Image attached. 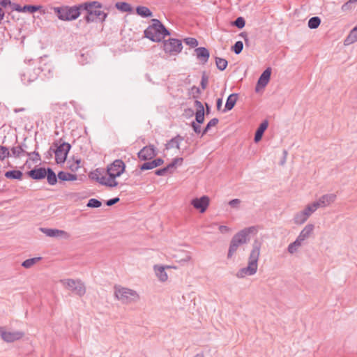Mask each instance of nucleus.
<instances>
[{
  "mask_svg": "<svg viewBox=\"0 0 357 357\" xmlns=\"http://www.w3.org/2000/svg\"><path fill=\"white\" fill-rule=\"evenodd\" d=\"M260 250L261 243L257 240L255 241L248 258V264L246 267L241 268L237 272V278H243L247 275H253L257 273Z\"/></svg>",
  "mask_w": 357,
  "mask_h": 357,
  "instance_id": "f257e3e1",
  "label": "nucleus"
},
{
  "mask_svg": "<svg viewBox=\"0 0 357 357\" xmlns=\"http://www.w3.org/2000/svg\"><path fill=\"white\" fill-rule=\"evenodd\" d=\"M80 7L82 8V10L86 12L84 20L87 23L95 22L97 20L102 22L107 17V13L99 10L102 8V4L98 1L84 2L80 3Z\"/></svg>",
  "mask_w": 357,
  "mask_h": 357,
  "instance_id": "f03ea898",
  "label": "nucleus"
},
{
  "mask_svg": "<svg viewBox=\"0 0 357 357\" xmlns=\"http://www.w3.org/2000/svg\"><path fill=\"white\" fill-rule=\"evenodd\" d=\"M152 24L144 30V36L153 42H160L162 38L170 35L169 30L157 20L153 19Z\"/></svg>",
  "mask_w": 357,
  "mask_h": 357,
  "instance_id": "7ed1b4c3",
  "label": "nucleus"
},
{
  "mask_svg": "<svg viewBox=\"0 0 357 357\" xmlns=\"http://www.w3.org/2000/svg\"><path fill=\"white\" fill-rule=\"evenodd\" d=\"M126 165L122 160L116 159L113 162L109 164L106 169L107 174L108 175V181L109 188H114L119 185L116 181L117 177H119L125 171Z\"/></svg>",
  "mask_w": 357,
  "mask_h": 357,
  "instance_id": "20e7f679",
  "label": "nucleus"
},
{
  "mask_svg": "<svg viewBox=\"0 0 357 357\" xmlns=\"http://www.w3.org/2000/svg\"><path fill=\"white\" fill-rule=\"evenodd\" d=\"M252 227L245 228L236 233L232 237L228 250V258L231 257L241 245L245 244L249 241V234L252 232Z\"/></svg>",
  "mask_w": 357,
  "mask_h": 357,
  "instance_id": "39448f33",
  "label": "nucleus"
},
{
  "mask_svg": "<svg viewBox=\"0 0 357 357\" xmlns=\"http://www.w3.org/2000/svg\"><path fill=\"white\" fill-rule=\"evenodd\" d=\"M54 10L59 20L71 21L76 20L80 15L82 8L79 4L71 7H56Z\"/></svg>",
  "mask_w": 357,
  "mask_h": 357,
  "instance_id": "423d86ee",
  "label": "nucleus"
},
{
  "mask_svg": "<svg viewBox=\"0 0 357 357\" xmlns=\"http://www.w3.org/2000/svg\"><path fill=\"white\" fill-rule=\"evenodd\" d=\"M114 295L123 303L135 302L139 298V296L135 291L125 287H115Z\"/></svg>",
  "mask_w": 357,
  "mask_h": 357,
  "instance_id": "0eeeda50",
  "label": "nucleus"
},
{
  "mask_svg": "<svg viewBox=\"0 0 357 357\" xmlns=\"http://www.w3.org/2000/svg\"><path fill=\"white\" fill-rule=\"evenodd\" d=\"M60 282L65 288L79 296H82L86 293L85 285L80 280L63 279Z\"/></svg>",
  "mask_w": 357,
  "mask_h": 357,
  "instance_id": "6e6552de",
  "label": "nucleus"
},
{
  "mask_svg": "<svg viewBox=\"0 0 357 357\" xmlns=\"http://www.w3.org/2000/svg\"><path fill=\"white\" fill-rule=\"evenodd\" d=\"M183 45L181 40L169 38L163 41L164 51L171 55H176L181 52Z\"/></svg>",
  "mask_w": 357,
  "mask_h": 357,
  "instance_id": "1a4fd4ad",
  "label": "nucleus"
},
{
  "mask_svg": "<svg viewBox=\"0 0 357 357\" xmlns=\"http://www.w3.org/2000/svg\"><path fill=\"white\" fill-rule=\"evenodd\" d=\"M70 148L71 146L69 143L63 142L59 146H57L55 151H54L55 153V160L58 164L65 162Z\"/></svg>",
  "mask_w": 357,
  "mask_h": 357,
  "instance_id": "9d476101",
  "label": "nucleus"
},
{
  "mask_svg": "<svg viewBox=\"0 0 357 357\" xmlns=\"http://www.w3.org/2000/svg\"><path fill=\"white\" fill-rule=\"evenodd\" d=\"M40 73L41 70L40 68L33 69L27 68L26 72L21 74V81L24 85L27 86L36 80Z\"/></svg>",
  "mask_w": 357,
  "mask_h": 357,
  "instance_id": "9b49d317",
  "label": "nucleus"
},
{
  "mask_svg": "<svg viewBox=\"0 0 357 357\" xmlns=\"http://www.w3.org/2000/svg\"><path fill=\"white\" fill-rule=\"evenodd\" d=\"M141 160L146 161L153 159L157 155L155 148L153 145H149L143 147L137 153Z\"/></svg>",
  "mask_w": 357,
  "mask_h": 357,
  "instance_id": "f8f14e48",
  "label": "nucleus"
},
{
  "mask_svg": "<svg viewBox=\"0 0 357 357\" xmlns=\"http://www.w3.org/2000/svg\"><path fill=\"white\" fill-rule=\"evenodd\" d=\"M26 137H25L23 142L17 146H13L10 149L12 157L15 158H20L22 155H27L29 153L27 149H29L28 145L26 143Z\"/></svg>",
  "mask_w": 357,
  "mask_h": 357,
  "instance_id": "ddd939ff",
  "label": "nucleus"
},
{
  "mask_svg": "<svg viewBox=\"0 0 357 357\" xmlns=\"http://www.w3.org/2000/svg\"><path fill=\"white\" fill-rule=\"evenodd\" d=\"M191 204L194 208L199 210L200 213H204L209 205V198L206 195L200 198H195L191 201Z\"/></svg>",
  "mask_w": 357,
  "mask_h": 357,
  "instance_id": "4468645a",
  "label": "nucleus"
},
{
  "mask_svg": "<svg viewBox=\"0 0 357 357\" xmlns=\"http://www.w3.org/2000/svg\"><path fill=\"white\" fill-rule=\"evenodd\" d=\"M105 172L103 169H96L94 172L90 174V177L98 182L100 184L109 187L107 177L105 176Z\"/></svg>",
  "mask_w": 357,
  "mask_h": 357,
  "instance_id": "2eb2a0df",
  "label": "nucleus"
},
{
  "mask_svg": "<svg viewBox=\"0 0 357 357\" xmlns=\"http://www.w3.org/2000/svg\"><path fill=\"white\" fill-rule=\"evenodd\" d=\"M336 199L335 194H326L321 196L317 202H314L318 208H324L333 203Z\"/></svg>",
  "mask_w": 357,
  "mask_h": 357,
  "instance_id": "dca6fc26",
  "label": "nucleus"
},
{
  "mask_svg": "<svg viewBox=\"0 0 357 357\" xmlns=\"http://www.w3.org/2000/svg\"><path fill=\"white\" fill-rule=\"evenodd\" d=\"M24 335V333L22 331L10 332L4 330L3 333H2V339L6 342H13L20 340Z\"/></svg>",
  "mask_w": 357,
  "mask_h": 357,
  "instance_id": "f3484780",
  "label": "nucleus"
},
{
  "mask_svg": "<svg viewBox=\"0 0 357 357\" xmlns=\"http://www.w3.org/2000/svg\"><path fill=\"white\" fill-rule=\"evenodd\" d=\"M195 105L196 107L195 123L202 124L204 121L205 111L204 105L199 100H195Z\"/></svg>",
  "mask_w": 357,
  "mask_h": 357,
  "instance_id": "a211bd4d",
  "label": "nucleus"
},
{
  "mask_svg": "<svg viewBox=\"0 0 357 357\" xmlns=\"http://www.w3.org/2000/svg\"><path fill=\"white\" fill-rule=\"evenodd\" d=\"M163 163H164V160L160 158H158L151 161H148V162H144L142 165H141L139 166V169L141 171L150 170V169H152L153 168L160 166Z\"/></svg>",
  "mask_w": 357,
  "mask_h": 357,
  "instance_id": "6ab92c4d",
  "label": "nucleus"
},
{
  "mask_svg": "<svg viewBox=\"0 0 357 357\" xmlns=\"http://www.w3.org/2000/svg\"><path fill=\"white\" fill-rule=\"evenodd\" d=\"M271 75V68H267L260 75L256 87V91H258V87H265L269 82Z\"/></svg>",
  "mask_w": 357,
  "mask_h": 357,
  "instance_id": "aec40b11",
  "label": "nucleus"
},
{
  "mask_svg": "<svg viewBox=\"0 0 357 357\" xmlns=\"http://www.w3.org/2000/svg\"><path fill=\"white\" fill-rule=\"evenodd\" d=\"M29 176L34 180H41L47 175V169L45 167L34 168L28 172Z\"/></svg>",
  "mask_w": 357,
  "mask_h": 357,
  "instance_id": "412c9836",
  "label": "nucleus"
},
{
  "mask_svg": "<svg viewBox=\"0 0 357 357\" xmlns=\"http://www.w3.org/2000/svg\"><path fill=\"white\" fill-rule=\"evenodd\" d=\"M197 59L202 61L203 63H206L210 56L209 51L204 47H197L195 50Z\"/></svg>",
  "mask_w": 357,
  "mask_h": 357,
  "instance_id": "4be33fe9",
  "label": "nucleus"
},
{
  "mask_svg": "<svg viewBox=\"0 0 357 357\" xmlns=\"http://www.w3.org/2000/svg\"><path fill=\"white\" fill-rule=\"evenodd\" d=\"M237 99H238L237 93L230 94L227 98L225 107L222 109V112L226 113V112L231 110L234 108V107L235 106Z\"/></svg>",
  "mask_w": 357,
  "mask_h": 357,
  "instance_id": "5701e85b",
  "label": "nucleus"
},
{
  "mask_svg": "<svg viewBox=\"0 0 357 357\" xmlns=\"http://www.w3.org/2000/svg\"><path fill=\"white\" fill-rule=\"evenodd\" d=\"M314 229V225L312 224L307 225L303 230L300 232L297 237V239L302 243L305 239H307Z\"/></svg>",
  "mask_w": 357,
  "mask_h": 357,
  "instance_id": "b1692460",
  "label": "nucleus"
},
{
  "mask_svg": "<svg viewBox=\"0 0 357 357\" xmlns=\"http://www.w3.org/2000/svg\"><path fill=\"white\" fill-rule=\"evenodd\" d=\"M268 126V123L266 120L261 123L255 134L254 140L255 142H258L261 139L263 134L264 131L267 129Z\"/></svg>",
  "mask_w": 357,
  "mask_h": 357,
  "instance_id": "393cba45",
  "label": "nucleus"
},
{
  "mask_svg": "<svg viewBox=\"0 0 357 357\" xmlns=\"http://www.w3.org/2000/svg\"><path fill=\"white\" fill-rule=\"evenodd\" d=\"M40 230L46 236L50 237H58L63 235H66V231L57 229L40 228Z\"/></svg>",
  "mask_w": 357,
  "mask_h": 357,
  "instance_id": "a878e982",
  "label": "nucleus"
},
{
  "mask_svg": "<svg viewBox=\"0 0 357 357\" xmlns=\"http://www.w3.org/2000/svg\"><path fill=\"white\" fill-rule=\"evenodd\" d=\"M357 41V25L349 32L344 40V45L347 46Z\"/></svg>",
  "mask_w": 357,
  "mask_h": 357,
  "instance_id": "bb28decb",
  "label": "nucleus"
},
{
  "mask_svg": "<svg viewBox=\"0 0 357 357\" xmlns=\"http://www.w3.org/2000/svg\"><path fill=\"white\" fill-rule=\"evenodd\" d=\"M183 140V137L179 135H177L176 137L172 138L167 143L165 144L166 149H170L174 147L179 149V144L181 141Z\"/></svg>",
  "mask_w": 357,
  "mask_h": 357,
  "instance_id": "cd10ccee",
  "label": "nucleus"
},
{
  "mask_svg": "<svg viewBox=\"0 0 357 357\" xmlns=\"http://www.w3.org/2000/svg\"><path fill=\"white\" fill-rule=\"evenodd\" d=\"M136 13L142 17H149L153 15L152 12L149 8L142 6H139L136 8Z\"/></svg>",
  "mask_w": 357,
  "mask_h": 357,
  "instance_id": "c85d7f7f",
  "label": "nucleus"
},
{
  "mask_svg": "<svg viewBox=\"0 0 357 357\" xmlns=\"http://www.w3.org/2000/svg\"><path fill=\"white\" fill-rule=\"evenodd\" d=\"M45 177H47V182L51 185H54L57 183L58 176L50 167L47 168V175Z\"/></svg>",
  "mask_w": 357,
  "mask_h": 357,
  "instance_id": "c756f323",
  "label": "nucleus"
},
{
  "mask_svg": "<svg viewBox=\"0 0 357 357\" xmlns=\"http://www.w3.org/2000/svg\"><path fill=\"white\" fill-rule=\"evenodd\" d=\"M58 178L61 181H75L77 179V175L73 174L69 172H66L61 171L58 173Z\"/></svg>",
  "mask_w": 357,
  "mask_h": 357,
  "instance_id": "7c9ffc66",
  "label": "nucleus"
},
{
  "mask_svg": "<svg viewBox=\"0 0 357 357\" xmlns=\"http://www.w3.org/2000/svg\"><path fill=\"white\" fill-rule=\"evenodd\" d=\"M154 270L157 277L162 282H165L167 280V274L165 271V268L163 266H155Z\"/></svg>",
  "mask_w": 357,
  "mask_h": 357,
  "instance_id": "2f4dec72",
  "label": "nucleus"
},
{
  "mask_svg": "<svg viewBox=\"0 0 357 357\" xmlns=\"http://www.w3.org/2000/svg\"><path fill=\"white\" fill-rule=\"evenodd\" d=\"M23 174L20 170H10L5 173V176L10 179L21 180Z\"/></svg>",
  "mask_w": 357,
  "mask_h": 357,
  "instance_id": "473e14b6",
  "label": "nucleus"
},
{
  "mask_svg": "<svg viewBox=\"0 0 357 357\" xmlns=\"http://www.w3.org/2000/svg\"><path fill=\"white\" fill-rule=\"evenodd\" d=\"M115 7L121 12L130 13L132 11V6L126 2H117L115 4Z\"/></svg>",
  "mask_w": 357,
  "mask_h": 357,
  "instance_id": "72a5a7b5",
  "label": "nucleus"
},
{
  "mask_svg": "<svg viewBox=\"0 0 357 357\" xmlns=\"http://www.w3.org/2000/svg\"><path fill=\"white\" fill-rule=\"evenodd\" d=\"M307 214L301 211L294 216V222L297 225H302L307 220Z\"/></svg>",
  "mask_w": 357,
  "mask_h": 357,
  "instance_id": "f704fd0d",
  "label": "nucleus"
},
{
  "mask_svg": "<svg viewBox=\"0 0 357 357\" xmlns=\"http://www.w3.org/2000/svg\"><path fill=\"white\" fill-rule=\"evenodd\" d=\"M41 259V257H33L26 259L22 264V266L25 268H30L34 264H36L38 261Z\"/></svg>",
  "mask_w": 357,
  "mask_h": 357,
  "instance_id": "c9c22d12",
  "label": "nucleus"
},
{
  "mask_svg": "<svg viewBox=\"0 0 357 357\" xmlns=\"http://www.w3.org/2000/svg\"><path fill=\"white\" fill-rule=\"evenodd\" d=\"M321 24V19L319 17H311L307 22V26L311 29H317Z\"/></svg>",
  "mask_w": 357,
  "mask_h": 357,
  "instance_id": "e433bc0d",
  "label": "nucleus"
},
{
  "mask_svg": "<svg viewBox=\"0 0 357 357\" xmlns=\"http://www.w3.org/2000/svg\"><path fill=\"white\" fill-rule=\"evenodd\" d=\"M215 59V64H216L218 69H219L221 71L226 69V68L228 65V62L226 59L220 58L218 56H216Z\"/></svg>",
  "mask_w": 357,
  "mask_h": 357,
  "instance_id": "4c0bfd02",
  "label": "nucleus"
},
{
  "mask_svg": "<svg viewBox=\"0 0 357 357\" xmlns=\"http://www.w3.org/2000/svg\"><path fill=\"white\" fill-rule=\"evenodd\" d=\"M38 148V144H36L35 150L33 152H29L27 153V156L29 157L30 160H31L34 162H37L40 160V155L39 153L37 151Z\"/></svg>",
  "mask_w": 357,
  "mask_h": 357,
  "instance_id": "58836bf2",
  "label": "nucleus"
},
{
  "mask_svg": "<svg viewBox=\"0 0 357 357\" xmlns=\"http://www.w3.org/2000/svg\"><path fill=\"white\" fill-rule=\"evenodd\" d=\"M9 157H12L11 151L8 147L0 145V160H3Z\"/></svg>",
  "mask_w": 357,
  "mask_h": 357,
  "instance_id": "ea45409f",
  "label": "nucleus"
},
{
  "mask_svg": "<svg viewBox=\"0 0 357 357\" xmlns=\"http://www.w3.org/2000/svg\"><path fill=\"white\" fill-rule=\"evenodd\" d=\"M302 245V243L296 238L293 243H290L288 246V252L290 254L295 253L298 248Z\"/></svg>",
  "mask_w": 357,
  "mask_h": 357,
  "instance_id": "a19ab883",
  "label": "nucleus"
},
{
  "mask_svg": "<svg viewBox=\"0 0 357 357\" xmlns=\"http://www.w3.org/2000/svg\"><path fill=\"white\" fill-rule=\"evenodd\" d=\"M42 8L41 6H36V5H25L22 7V12H29L30 13H33Z\"/></svg>",
  "mask_w": 357,
  "mask_h": 357,
  "instance_id": "79ce46f5",
  "label": "nucleus"
},
{
  "mask_svg": "<svg viewBox=\"0 0 357 357\" xmlns=\"http://www.w3.org/2000/svg\"><path fill=\"white\" fill-rule=\"evenodd\" d=\"M357 3V0H349L342 6V10L344 12L351 10L354 8V5Z\"/></svg>",
  "mask_w": 357,
  "mask_h": 357,
  "instance_id": "37998d69",
  "label": "nucleus"
},
{
  "mask_svg": "<svg viewBox=\"0 0 357 357\" xmlns=\"http://www.w3.org/2000/svg\"><path fill=\"white\" fill-rule=\"evenodd\" d=\"M182 162H183V158H175L166 167L168 169L169 172H171V169H172L175 168L177 165H181Z\"/></svg>",
  "mask_w": 357,
  "mask_h": 357,
  "instance_id": "c03bdc74",
  "label": "nucleus"
},
{
  "mask_svg": "<svg viewBox=\"0 0 357 357\" xmlns=\"http://www.w3.org/2000/svg\"><path fill=\"white\" fill-rule=\"evenodd\" d=\"M318 207L317 206L316 204L314 202L312 204L307 205L303 211H302L304 213L307 214V218L314 213Z\"/></svg>",
  "mask_w": 357,
  "mask_h": 357,
  "instance_id": "a18cd8bd",
  "label": "nucleus"
},
{
  "mask_svg": "<svg viewBox=\"0 0 357 357\" xmlns=\"http://www.w3.org/2000/svg\"><path fill=\"white\" fill-rule=\"evenodd\" d=\"M243 48V43L242 41H236L234 46H232L231 50L234 52L235 54H239Z\"/></svg>",
  "mask_w": 357,
  "mask_h": 357,
  "instance_id": "49530a36",
  "label": "nucleus"
},
{
  "mask_svg": "<svg viewBox=\"0 0 357 357\" xmlns=\"http://www.w3.org/2000/svg\"><path fill=\"white\" fill-rule=\"evenodd\" d=\"M232 24L238 29H243L245 25V21L243 17H238L233 22Z\"/></svg>",
  "mask_w": 357,
  "mask_h": 357,
  "instance_id": "de8ad7c7",
  "label": "nucleus"
},
{
  "mask_svg": "<svg viewBox=\"0 0 357 357\" xmlns=\"http://www.w3.org/2000/svg\"><path fill=\"white\" fill-rule=\"evenodd\" d=\"M86 206L90 208H98L102 206V203L98 199L91 198L89 200Z\"/></svg>",
  "mask_w": 357,
  "mask_h": 357,
  "instance_id": "09e8293b",
  "label": "nucleus"
},
{
  "mask_svg": "<svg viewBox=\"0 0 357 357\" xmlns=\"http://www.w3.org/2000/svg\"><path fill=\"white\" fill-rule=\"evenodd\" d=\"M183 41L186 45L191 47H195L198 45V41L195 38H186Z\"/></svg>",
  "mask_w": 357,
  "mask_h": 357,
  "instance_id": "8fccbe9b",
  "label": "nucleus"
},
{
  "mask_svg": "<svg viewBox=\"0 0 357 357\" xmlns=\"http://www.w3.org/2000/svg\"><path fill=\"white\" fill-rule=\"evenodd\" d=\"M200 124H198L197 123H195V121H192L190 124L193 131L196 134H200L202 132L201 127L199 126Z\"/></svg>",
  "mask_w": 357,
  "mask_h": 357,
  "instance_id": "3c124183",
  "label": "nucleus"
},
{
  "mask_svg": "<svg viewBox=\"0 0 357 357\" xmlns=\"http://www.w3.org/2000/svg\"><path fill=\"white\" fill-rule=\"evenodd\" d=\"M169 172L168 169L167 168V167H165L163 168L158 169L155 170V174L157 176H165Z\"/></svg>",
  "mask_w": 357,
  "mask_h": 357,
  "instance_id": "603ef678",
  "label": "nucleus"
},
{
  "mask_svg": "<svg viewBox=\"0 0 357 357\" xmlns=\"http://www.w3.org/2000/svg\"><path fill=\"white\" fill-rule=\"evenodd\" d=\"M208 82V78L205 75V73H204V75L202 77V80H201V86L203 89H205L206 88Z\"/></svg>",
  "mask_w": 357,
  "mask_h": 357,
  "instance_id": "864d4df0",
  "label": "nucleus"
},
{
  "mask_svg": "<svg viewBox=\"0 0 357 357\" xmlns=\"http://www.w3.org/2000/svg\"><path fill=\"white\" fill-rule=\"evenodd\" d=\"M241 203V200L238 199H234L229 201V205L232 208H238Z\"/></svg>",
  "mask_w": 357,
  "mask_h": 357,
  "instance_id": "5fc2aeb1",
  "label": "nucleus"
},
{
  "mask_svg": "<svg viewBox=\"0 0 357 357\" xmlns=\"http://www.w3.org/2000/svg\"><path fill=\"white\" fill-rule=\"evenodd\" d=\"M119 202V197H114L112 199H108L106 202V205L108 206H113L114 204H116Z\"/></svg>",
  "mask_w": 357,
  "mask_h": 357,
  "instance_id": "6e6d98bb",
  "label": "nucleus"
},
{
  "mask_svg": "<svg viewBox=\"0 0 357 357\" xmlns=\"http://www.w3.org/2000/svg\"><path fill=\"white\" fill-rule=\"evenodd\" d=\"M219 122V120L217 118H213L211 120H210L208 123L206 124V126L208 127V128H211V127H213V126H215Z\"/></svg>",
  "mask_w": 357,
  "mask_h": 357,
  "instance_id": "4d7b16f0",
  "label": "nucleus"
},
{
  "mask_svg": "<svg viewBox=\"0 0 357 357\" xmlns=\"http://www.w3.org/2000/svg\"><path fill=\"white\" fill-rule=\"evenodd\" d=\"M10 6L12 8L13 10H16L17 12L22 11V7L20 6L19 4L11 2V4H10Z\"/></svg>",
  "mask_w": 357,
  "mask_h": 357,
  "instance_id": "13d9d810",
  "label": "nucleus"
},
{
  "mask_svg": "<svg viewBox=\"0 0 357 357\" xmlns=\"http://www.w3.org/2000/svg\"><path fill=\"white\" fill-rule=\"evenodd\" d=\"M11 4L10 0H0V6L3 8H6Z\"/></svg>",
  "mask_w": 357,
  "mask_h": 357,
  "instance_id": "bf43d9fd",
  "label": "nucleus"
},
{
  "mask_svg": "<svg viewBox=\"0 0 357 357\" xmlns=\"http://www.w3.org/2000/svg\"><path fill=\"white\" fill-rule=\"evenodd\" d=\"M219 230L221 233L225 234L227 233L229 231V228L225 225H220L219 227Z\"/></svg>",
  "mask_w": 357,
  "mask_h": 357,
  "instance_id": "052dcab7",
  "label": "nucleus"
},
{
  "mask_svg": "<svg viewBox=\"0 0 357 357\" xmlns=\"http://www.w3.org/2000/svg\"><path fill=\"white\" fill-rule=\"evenodd\" d=\"M222 105V98H218L216 101V107L218 111H220L221 109Z\"/></svg>",
  "mask_w": 357,
  "mask_h": 357,
  "instance_id": "680f3d73",
  "label": "nucleus"
},
{
  "mask_svg": "<svg viewBox=\"0 0 357 357\" xmlns=\"http://www.w3.org/2000/svg\"><path fill=\"white\" fill-rule=\"evenodd\" d=\"M5 13L3 10L2 8H0V24H1L3 20L4 19Z\"/></svg>",
  "mask_w": 357,
  "mask_h": 357,
  "instance_id": "e2e57ef3",
  "label": "nucleus"
},
{
  "mask_svg": "<svg viewBox=\"0 0 357 357\" xmlns=\"http://www.w3.org/2000/svg\"><path fill=\"white\" fill-rule=\"evenodd\" d=\"M211 128H208L207 126L203 129V130L201 132L202 136H204L205 134H206Z\"/></svg>",
  "mask_w": 357,
  "mask_h": 357,
  "instance_id": "0e129e2a",
  "label": "nucleus"
},
{
  "mask_svg": "<svg viewBox=\"0 0 357 357\" xmlns=\"http://www.w3.org/2000/svg\"><path fill=\"white\" fill-rule=\"evenodd\" d=\"M241 36L244 38L245 45L248 43V39L247 38V34L245 33H241Z\"/></svg>",
  "mask_w": 357,
  "mask_h": 357,
  "instance_id": "69168bd1",
  "label": "nucleus"
},
{
  "mask_svg": "<svg viewBox=\"0 0 357 357\" xmlns=\"http://www.w3.org/2000/svg\"><path fill=\"white\" fill-rule=\"evenodd\" d=\"M185 112H188V114H190V115H192L194 114V111L192 109H186Z\"/></svg>",
  "mask_w": 357,
  "mask_h": 357,
  "instance_id": "338daca9",
  "label": "nucleus"
},
{
  "mask_svg": "<svg viewBox=\"0 0 357 357\" xmlns=\"http://www.w3.org/2000/svg\"><path fill=\"white\" fill-rule=\"evenodd\" d=\"M194 357H204L203 353L197 354Z\"/></svg>",
  "mask_w": 357,
  "mask_h": 357,
  "instance_id": "774afa93",
  "label": "nucleus"
}]
</instances>
